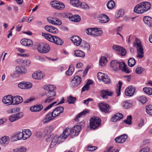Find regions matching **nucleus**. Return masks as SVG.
<instances>
[{
	"label": "nucleus",
	"instance_id": "41",
	"mask_svg": "<svg viewBox=\"0 0 152 152\" xmlns=\"http://www.w3.org/2000/svg\"><path fill=\"white\" fill-rule=\"evenodd\" d=\"M107 62V60L106 57L103 56L101 58L99 61L100 65L102 66H105Z\"/></svg>",
	"mask_w": 152,
	"mask_h": 152
},
{
	"label": "nucleus",
	"instance_id": "47",
	"mask_svg": "<svg viewBox=\"0 0 152 152\" xmlns=\"http://www.w3.org/2000/svg\"><path fill=\"white\" fill-rule=\"evenodd\" d=\"M136 61L133 58H130L128 61V64L130 67L133 66L136 64Z\"/></svg>",
	"mask_w": 152,
	"mask_h": 152
},
{
	"label": "nucleus",
	"instance_id": "63",
	"mask_svg": "<svg viewBox=\"0 0 152 152\" xmlns=\"http://www.w3.org/2000/svg\"><path fill=\"white\" fill-rule=\"evenodd\" d=\"M25 89H28L31 88L32 86V84L30 82H25Z\"/></svg>",
	"mask_w": 152,
	"mask_h": 152
},
{
	"label": "nucleus",
	"instance_id": "6",
	"mask_svg": "<svg viewBox=\"0 0 152 152\" xmlns=\"http://www.w3.org/2000/svg\"><path fill=\"white\" fill-rule=\"evenodd\" d=\"M37 50L39 52L45 53H48L50 50V48L48 44H45L43 45H39Z\"/></svg>",
	"mask_w": 152,
	"mask_h": 152
},
{
	"label": "nucleus",
	"instance_id": "58",
	"mask_svg": "<svg viewBox=\"0 0 152 152\" xmlns=\"http://www.w3.org/2000/svg\"><path fill=\"white\" fill-rule=\"evenodd\" d=\"M132 116L131 115H129L127 117V119L125 120L124 122L126 124L129 125H130L132 123Z\"/></svg>",
	"mask_w": 152,
	"mask_h": 152
},
{
	"label": "nucleus",
	"instance_id": "17",
	"mask_svg": "<svg viewBox=\"0 0 152 152\" xmlns=\"http://www.w3.org/2000/svg\"><path fill=\"white\" fill-rule=\"evenodd\" d=\"M142 2L137 5L134 8V11L137 13L142 14L145 12L143 7L142 5Z\"/></svg>",
	"mask_w": 152,
	"mask_h": 152
},
{
	"label": "nucleus",
	"instance_id": "23",
	"mask_svg": "<svg viewBox=\"0 0 152 152\" xmlns=\"http://www.w3.org/2000/svg\"><path fill=\"white\" fill-rule=\"evenodd\" d=\"M128 136L126 134H123L115 138V140L116 142L123 143L127 138Z\"/></svg>",
	"mask_w": 152,
	"mask_h": 152
},
{
	"label": "nucleus",
	"instance_id": "39",
	"mask_svg": "<svg viewBox=\"0 0 152 152\" xmlns=\"http://www.w3.org/2000/svg\"><path fill=\"white\" fill-rule=\"evenodd\" d=\"M70 2L74 6L79 7L81 4V2L79 0H70Z\"/></svg>",
	"mask_w": 152,
	"mask_h": 152
},
{
	"label": "nucleus",
	"instance_id": "38",
	"mask_svg": "<svg viewBox=\"0 0 152 152\" xmlns=\"http://www.w3.org/2000/svg\"><path fill=\"white\" fill-rule=\"evenodd\" d=\"M132 104L130 100L124 101L123 103V106L126 109L132 107Z\"/></svg>",
	"mask_w": 152,
	"mask_h": 152
},
{
	"label": "nucleus",
	"instance_id": "28",
	"mask_svg": "<svg viewBox=\"0 0 152 152\" xmlns=\"http://www.w3.org/2000/svg\"><path fill=\"white\" fill-rule=\"evenodd\" d=\"M44 75L41 72H36L32 75V77L34 79L37 80H40L42 79Z\"/></svg>",
	"mask_w": 152,
	"mask_h": 152
},
{
	"label": "nucleus",
	"instance_id": "9",
	"mask_svg": "<svg viewBox=\"0 0 152 152\" xmlns=\"http://www.w3.org/2000/svg\"><path fill=\"white\" fill-rule=\"evenodd\" d=\"M23 116L22 113H19L16 114H12L9 118V121L11 122L15 121L21 118Z\"/></svg>",
	"mask_w": 152,
	"mask_h": 152
},
{
	"label": "nucleus",
	"instance_id": "35",
	"mask_svg": "<svg viewBox=\"0 0 152 152\" xmlns=\"http://www.w3.org/2000/svg\"><path fill=\"white\" fill-rule=\"evenodd\" d=\"M133 45L137 49L142 47V45L141 44V41L137 38L135 39L134 42V43Z\"/></svg>",
	"mask_w": 152,
	"mask_h": 152
},
{
	"label": "nucleus",
	"instance_id": "45",
	"mask_svg": "<svg viewBox=\"0 0 152 152\" xmlns=\"http://www.w3.org/2000/svg\"><path fill=\"white\" fill-rule=\"evenodd\" d=\"M122 85V83L121 81H119L118 83V86L116 89L117 96H119L121 95V91Z\"/></svg>",
	"mask_w": 152,
	"mask_h": 152
},
{
	"label": "nucleus",
	"instance_id": "4",
	"mask_svg": "<svg viewBox=\"0 0 152 152\" xmlns=\"http://www.w3.org/2000/svg\"><path fill=\"white\" fill-rule=\"evenodd\" d=\"M50 4L52 7L58 10H62L65 7V5L63 3L58 1H51Z\"/></svg>",
	"mask_w": 152,
	"mask_h": 152
},
{
	"label": "nucleus",
	"instance_id": "56",
	"mask_svg": "<svg viewBox=\"0 0 152 152\" xmlns=\"http://www.w3.org/2000/svg\"><path fill=\"white\" fill-rule=\"evenodd\" d=\"M138 100L139 102L142 104L145 103L147 102V99L146 98L143 96L139 97L138 98Z\"/></svg>",
	"mask_w": 152,
	"mask_h": 152
},
{
	"label": "nucleus",
	"instance_id": "30",
	"mask_svg": "<svg viewBox=\"0 0 152 152\" xmlns=\"http://www.w3.org/2000/svg\"><path fill=\"white\" fill-rule=\"evenodd\" d=\"M144 23L149 26H152V18L148 17L145 16L143 18Z\"/></svg>",
	"mask_w": 152,
	"mask_h": 152
},
{
	"label": "nucleus",
	"instance_id": "64",
	"mask_svg": "<svg viewBox=\"0 0 152 152\" xmlns=\"http://www.w3.org/2000/svg\"><path fill=\"white\" fill-rule=\"evenodd\" d=\"M144 69L141 67L138 66L136 69L135 72L138 74H140L143 71Z\"/></svg>",
	"mask_w": 152,
	"mask_h": 152
},
{
	"label": "nucleus",
	"instance_id": "34",
	"mask_svg": "<svg viewBox=\"0 0 152 152\" xmlns=\"http://www.w3.org/2000/svg\"><path fill=\"white\" fill-rule=\"evenodd\" d=\"M74 56L77 57H81L83 58L85 56L84 53L80 50H75L74 53Z\"/></svg>",
	"mask_w": 152,
	"mask_h": 152
},
{
	"label": "nucleus",
	"instance_id": "32",
	"mask_svg": "<svg viewBox=\"0 0 152 152\" xmlns=\"http://www.w3.org/2000/svg\"><path fill=\"white\" fill-rule=\"evenodd\" d=\"M44 88L49 92L54 91L56 89V87L52 85H46L44 86Z\"/></svg>",
	"mask_w": 152,
	"mask_h": 152
},
{
	"label": "nucleus",
	"instance_id": "36",
	"mask_svg": "<svg viewBox=\"0 0 152 152\" xmlns=\"http://www.w3.org/2000/svg\"><path fill=\"white\" fill-rule=\"evenodd\" d=\"M137 57L140 58H142L144 55L142 47L137 49Z\"/></svg>",
	"mask_w": 152,
	"mask_h": 152
},
{
	"label": "nucleus",
	"instance_id": "51",
	"mask_svg": "<svg viewBox=\"0 0 152 152\" xmlns=\"http://www.w3.org/2000/svg\"><path fill=\"white\" fill-rule=\"evenodd\" d=\"M26 148L20 147L13 150L14 152H26Z\"/></svg>",
	"mask_w": 152,
	"mask_h": 152
},
{
	"label": "nucleus",
	"instance_id": "44",
	"mask_svg": "<svg viewBox=\"0 0 152 152\" xmlns=\"http://www.w3.org/2000/svg\"><path fill=\"white\" fill-rule=\"evenodd\" d=\"M115 6V2L113 0L109 1L107 5V8L109 9H112Z\"/></svg>",
	"mask_w": 152,
	"mask_h": 152
},
{
	"label": "nucleus",
	"instance_id": "55",
	"mask_svg": "<svg viewBox=\"0 0 152 152\" xmlns=\"http://www.w3.org/2000/svg\"><path fill=\"white\" fill-rule=\"evenodd\" d=\"M124 14V12L122 10H118L116 13L115 16L118 18H119L122 16Z\"/></svg>",
	"mask_w": 152,
	"mask_h": 152
},
{
	"label": "nucleus",
	"instance_id": "5",
	"mask_svg": "<svg viewBox=\"0 0 152 152\" xmlns=\"http://www.w3.org/2000/svg\"><path fill=\"white\" fill-rule=\"evenodd\" d=\"M97 77L99 80L102 81L104 83L108 84L110 82V80L106 74L99 72L97 74Z\"/></svg>",
	"mask_w": 152,
	"mask_h": 152
},
{
	"label": "nucleus",
	"instance_id": "42",
	"mask_svg": "<svg viewBox=\"0 0 152 152\" xmlns=\"http://www.w3.org/2000/svg\"><path fill=\"white\" fill-rule=\"evenodd\" d=\"M93 31L94 33H93V36H100L102 34V31L101 30L96 28H94Z\"/></svg>",
	"mask_w": 152,
	"mask_h": 152
},
{
	"label": "nucleus",
	"instance_id": "53",
	"mask_svg": "<svg viewBox=\"0 0 152 152\" xmlns=\"http://www.w3.org/2000/svg\"><path fill=\"white\" fill-rule=\"evenodd\" d=\"M143 90V91L146 94L150 95L152 94V89L151 88H144Z\"/></svg>",
	"mask_w": 152,
	"mask_h": 152
},
{
	"label": "nucleus",
	"instance_id": "60",
	"mask_svg": "<svg viewBox=\"0 0 152 152\" xmlns=\"http://www.w3.org/2000/svg\"><path fill=\"white\" fill-rule=\"evenodd\" d=\"M118 54L122 56H125L126 54V50L123 47H121Z\"/></svg>",
	"mask_w": 152,
	"mask_h": 152
},
{
	"label": "nucleus",
	"instance_id": "43",
	"mask_svg": "<svg viewBox=\"0 0 152 152\" xmlns=\"http://www.w3.org/2000/svg\"><path fill=\"white\" fill-rule=\"evenodd\" d=\"M53 137L52 138L51 140V142L50 144V147L53 148L54 146H55L56 144L58 143L57 142V137H56L55 135L53 136Z\"/></svg>",
	"mask_w": 152,
	"mask_h": 152
},
{
	"label": "nucleus",
	"instance_id": "18",
	"mask_svg": "<svg viewBox=\"0 0 152 152\" xmlns=\"http://www.w3.org/2000/svg\"><path fill=\"white\" fill-rule=\"evenodd\" d=\"M66 128L64 131L63 133L60 136L57 135H56V137H57L58 143H60L63 142L64 140L66 138Z\"/></svg>",
	"mask_w": 152,
	"mask_h": 152
},
{
	"label": "nucleus",
	"instance_id": "11",
	"mask_svg": "<svg viewBox=\"0 0 152 152\" xmlns=\"http://www.w3.org/2000/svg\"><path fill=\"white\" fill-rule=\"evenodd\" d=\"M70 39L76 46H78L81 45L82 39L79 37L77 36H74L71 37Z\"/></svg>",
	"mask_w": 152,
	"mask_h": 152
},
{
	"label": "nucleus",
	"instance_id": "48",
	"mask_svg": "<svg viewBox=\"0 0 152 152\" xmlns=\"http://www.w3.org/2000/svg\"><path fill=\"white\" fill-rule=\"evenodd\" d=\"M76 100L75 97H73L71 96H69L67 99V102L69 104H74Z\"/></svg>",
	"mask_w": 152,
	"mask_h": 152
},
{
	"label": "nucleus",
	"instance_id": "13",
	"mask_svg": "<svg viewBox=\"0 0 152 152\" xmlns=\"http://www.w3.org/2000/svg\"><path fill=\"white\" fill-rule=\"evenodd\" d=\"M67 18H68L71 21L78 22L80 21L81 20L80 17L77 15H73L71 14H67Z\"/></svg>",
	"mask_w": 152,
	"mask_h": 152
},
{
	"label": "nucleus",
	"instance_id": "25",
	"mask_svg": "<svg viewBox=\"0 0 152 152\" xmlns=\"http://www.w3.org/2000/svg\"><path fill=\"white\" fill-rule=\"evenodd\" d=\"M43 106L41 104H38L31 106L30 108V110L32 112H37L40 111L43 109Z\"/></svg>",
	"mask_w": 152,
	"mask_h": 152
},
{
	"label": "nucleus",
	"instance_id": "59",
	"mask_svg": "<svg viewBox=\"0 0 152 152\" xmlns=\"http://www.w3.org/2000/svg\"><path fill=\"white\" fill-rule=\"evenodd\" d=\"M55 98H51V97L47 96V98L45 100L44 103H49L54 100Z\"/></svg>",
	"mask_w": 152,
	"mask_h": 152
},
{
	"label": "nucleus",
	"instance_id": "16",
	"mask_svg": "<svg viewBox=\"0 0 152 152\" xmlns=\"http://www.w3.org/2000/svg\"><path fill=\"white\" fill-rule=\"evenodd\" d=\"M12 96L9 95L4 96L2 99V102L7 106L12 105Z\"/></svg>",
	"mask_w": 152,
	"mask_h": 152
},
{
	"label": "nucleus",
	"instance_id": "22",
	"mask_svg": "<svg viewBox=\"0 0 152 152\" xmlns=\"http://www.w3.org/2000/svg\"><path fill=\"white\" fill-rule=\"evenodd\" d=\"M55 118L52 113L50 112L46 115L45 118L43 120L42 122L44 123H46L54 119Z\"/></svg>",
	"mask_w": 152,
	"mask_h": 152
},
{
	"label": "nucleus",
	"instance_id": "10",
	"mask_svg": "<svg viewBox=\"0 0 152 152\" xmlns=\"http://www.w3.org/2000/svg\"><path fill=\"white\" fill-rule=\"evenodd\" d=\"M100 110L105 113H109L110 111V108L109 105L105 103H102L99 105Z\"/></svg>",
	"mask_w": 152,
	"mask_h": 152
},
{
	"label": "nucleus",
	"instance_id": "33",
	"mask_svg": "<svg viewBox=\"0 0 152 152\" xmlns=\"http://www.w3.org/2000/svg\"><path fill=\"white\" fill-rule=\"evenodd\" d=\"M42 36L44 37L46 39L50 42H52V41L54 40L53 39H54V36H53L50 34L48 33L46 34L45 33H42Z\"/></svg>",
	"mask_w": 152,
	"mask_h": 152
},
{
	"label": "nucleus",
	"instance_id": "46",
	"mask_svg": "<svg viewBox=\"0 0 152 152\" xmlns=\"http://www.w3.org/2000/svg\"><path fill=\"white\" fill-rule=\"evenodd\" d=\"M82 47L83 49L87 51H88L90 49V45L86 42H83L82 44Z\"/></svg>",
	"mask_w": 152,
	"mask_h": 152
},
{
	"label": "nucleus",
	"instance_id": "61",
	"mask_svg": "<svg viewBox=\"0 0 152 152\" xmlns=\"http://www.w3.org/2000/svg\"><path fill=\"white\" fill-rule=\"evenodd\" d=\"M94 28H89L86 30V33L88 34L93 36Z\"/></svg>",
	"mask_w": 152,
	"mask_h": 152
},
{
	"label": "nucleus",
	"instance_id": "3",
	"mask_svg": "<svg viewBox=\"0 0 152 152\" xmlns=\"http://www.w3.org/2000/svg\"><path fill=\"white\" fill-rule=\"evenodd\" d=\"M101 120L98 117L95 116L91 118L90 123V126L91 129H95L99 126Z\"/></svg>",
	"mask_w": 152,
	"mask_h": 152
},
{
	"label": "nucleus",
	"instance_id": "1",
	"mask_svg": "<svg viewBox=\"0 0 152 152\" xmlns=\"http://www.w3.org/2000/svg\"><path fill=\"white\" fill-rule=\"evenodd\" d=\"M81 129V126L78 125L75 126L72 128H67V137L69 136L71 138H73L77 136Z\"/></svg>",
	"mask_w": 152,
	"mask_h": 152
},
{
	"label": "nucleus",
	"instance_id": "14",
	"mask_svg": "<svg viewBox=\"0 0 152 152\" xmlns=\"http://www.w3.org/2000/svg\"><path fill=\"white\" fill-rule=\"evenodd\" d=\"M64 108L61 107H59L55 108L52 113L55 117L58 116L62 113L64 111Z\"/></svg>",
	"mask_w": 152,
	"mask_h": 152
},
{
	"label": "nucleus",
	"instance_id": "26",
	"mask_svg": "<svg viewBox=\"0 0 152 152\" xmlns=\"http://www.w3.org/2000/svg\"><path fill=\"white\" fill-rule=\"evenodd\" d=\"M123 115L121 113H117L114 115L111 118V121L113 122H116L123 118Z\"/></svg>",
	"mask_w": 152,
	"mask_h": 152
},
{
	"label": "nucleus",
	"instance_id": "24",
	"mask_svg": "<svg viewBox=\"0 0 152 152\" xmlns=\"http://www.w3.org/2000/svg\"><path fill=\"white\" fill-rule=\"evenodd\" d=\"M98 18L100 22L102 23H106L109 20V18L105 14L99 15Z\"/></svg>",
	"mask_w": 152,
	"mask_h": 152
},
{
	"label": "nucleus",
	"instance_id": "29",
	"mask_svg": "<svg viewBox=\"0 0 152 152\" xmlns=\"http://www.w3.org/2000/svg\"><path fill=\"white\" fill-rule=\"evenodd\" d=\"M20 42L22 45L25 46H29L33 44V41L31 40L28 39H22Z\"/></svg>",
	"mask_w": 152,
	"mask_h": 152
},
{
	"label": "nucleus",
	"instance_id": "49",
	"mask_svg": "<svg viewBox=\"0 0 152 152\" xmlns=\"http://www.w3.org/2000/svg\"><path fill=\"white\" fill-rule=\"evenodd\" d=\"M146 111L148 114L152 115V105H149L146 107Z\"/></svg>",
	"mask_w": 152,
	"mask_h": 152
},
{
	"label": "nucleus",
	"instance_id": "12",
	"mask_svg": "<svg viewBox=\"0 0 152 152\" xmlns=\"http://www.w3.org/2000/svg\"><path fill=\"white\" fill-rule=\"evenodd\" d=\"M47 19L49 23L53 25L59 26L62 24L61 20L56 18L50 17L48 18Z\"/></svg>",
	"mask_w": 152,
	"mask_h": 152
},
{
	"label": "nucleus",
	"instance_id": "57",
	"mask_svg": "<svg viewBox=\"0 0 152 152\" xmlns=\"http://www.w3.org/2000/svg\"><path fill=\"white\" fill-rule=\"evenodd\" d=\"M17 96H15L14 97L12 96V105H15L19 104L18 101Z\"/></svg>",
	"mask_w": 152,
	"mask_h": 152
},
{
	"label": "nucleus",
	"instance_id": "31",
	"mask_svg": "<svg viewBox=\"0 0 152 152\" xmlns=\"http://www.w3.org/2000/svg\"><path fill=\"white\" fill-rule=\"evenodd\" d=\"M53 40L52 42L56 45H61L63 43V41L59 38L56 36H54Z\"/></svg>",
	"mask_w": 152,
	"mask_h": 152
},
{
	"label": "nucleus",
	"instance_id": "54",
	"mask_svg": "<svg viewBox=\"0 0 152 152\" xmlns=\"http://www.w3.org/2000/svg\"><path fill=\"white\" fill-rule=\"evenodd\" d=\"M54 127L53 126H47L45 129V131L48 133L51 132L53 130Z\"/></svg>",
	"mask_w": 152,
	"mask_h": 152
},
{
	"label": "nucleus",
	"instance_id": "27",
	"mask_svg": "<svg viewBox=\"0 0 152 152\" xmlns=\"http://www.w3.org/2000/svg\"><path fill=\"white\" fill-rule=\"evenodd\" d=\"M23 140H25L28 138L31 135V132L29 129H24L22 130Z\"/></svg>",
	"mask_w": 152,
	"mask_h": 152
},
{
	"label": "nucleus",
	"instance_id": "8",
	"mask_svg": "<svg viewBox=\"0 0 152 152\" xmlns=\"http://www.w3.org/2000/svg\"><path fill=\"white\" fill-rule=\"evenodd\" d=\"M113 94V91L108 89L102 90L100 93V95L103 99H107L108 96H112Z\"/></svg>",
	"mask_w": 152,
	"mask_h": 152
},
{
	"label": "nucleus",
	"instance_id": "7",
	"mask_svg": "<svg viewBox=\"0 0 152 152\" xmlns=\"http://www.w3.org/2000/svg\"><path fill=\"white\" fill-rule=\"evenodd\" d=\"M81 81V77L78 75L75 76L71 82V85L73 88H76L80 85Z\"/></svg>",
	"mask_w": 152,
	"mask_h": 152
},
{
	"label": "nucleus",
	"instance_id": "19",
	"mask_svg": "<svg viewBox=\"0 0 152 152\" xmlns=\"http://www.w3.org/2000/svg\"><path fill=\"white\" fill-rule=\"evenodd\" d=\"M22 132H19L15 134L11 138L12 141L14 142L18 140L23 139V137Z\"/></svg>",
	"mask_w": 152,
	"mask_h": 152
},
{
	"label": "nucleus",
	"instance_id": "50",
	"mask_svg": "<svg viewBox=\"0 0 152 152\" xmlns=\"http://www.w3.org/2000/svg\"><path fill=\"white\" fill-rule=\"evenodd\" d=\"M16 69L19 74H25L26 72L25 69L19 67H17Z\"/></svg>",
	"mask_w": 152,
	"mask_h": 152
},
{
	"label": "nucleus",
	"instance_id": "40",
	"mask_svg": "<svg viewBox=\"0 0 152 152\" xmlns=\"http://www.w3.org/2000/svg\"><path fill=\"white\" fill-rule=\"evenodd\" d=\"M142 5L143 6L145 12H146L149 10L151 8V5L147 1L142 2Z\"/></svg>",
	"mask_w": 152,
	"mask_h": 152
},
{
	"label": "nucleus",
	"instance_id": "2",
	"mask_svg": "<svg viewBox=\"0 0 152 152\" xmlns=\"http://www.w3.org/2000/svg\"><path fill=\"white\" fill-rule=\"evenodd\" d=\"M110 66L112 69L114 71H117L122 68L124 66V62H120L116 60H113L110 63Z\"/></svg>",
	"mask_w": 152,
	"mask_h": 152
},
{
	"label": "nucleus",
	"instance_id": "21",
	"mask_svg": "<svg viewBox=\"0 0 152 152\" xmlns=\"http://www.w3.org/2000/svg\"><path fill=\"white\" fill-rule=\"evenodd\" d=\"M10 138L8 136H4L0 140V145L3 146L7 145L9 143Z\"/></svg>",
	"mask_w": 152,
	"mask_h": 152
},
{
	"label": "nucleus",
	"instance_id": "52",
	"mask_svg": "<svg viewBox=\"0 0 152 152\" xmlns=\"http://www.w3.org/2000/svg\"><path fill=\"white\" fill-rule=\"evenodd\" d=\"M74 70V67L72 66H70L68 70L67 71V75H71L73 73Z\"/></svg>",
	"mask_w": 152,
	"mask_h": 152
},
{
	"label": "nucleus",
	"instance_id": "20",
	"mask_svg": "<svg viewBox=\"0 0 152 152\" xmlns=\"http://www.w3.org/2000/svg\"><path fill=\"white\" fill-rule=\"evenodd\" d=\"M44 28L46 31L53 34H56L58 32L57 28L53 26L46 25L44 26Z\"/></svg>",
	"mask_w": 152,
	"mask_h": 152
},
{
	"label": "nucleus",
	"instance_id": "37",
	"mask_svg": "<svg viewBox=\"0 0 152 152\" xmlns=\"http://www.w3.org/2000/svg\"><path fill=\"white\" fill-rule=\"evenodd\" d=\"M88 112L89 111L87 110H83L76 116L75 118V120L76 121H78V118H80L81 116L84 115Z\"/></svg>",
	"mask_w": 152,
	"mask_h": 152
},
{
	"label": "nucleus",
	"instance_id": "62",
	"mask_svg": "<svg viewBox=\"0 0 152 152\" xmlns=\"http://www.w3.org/2000/svg\"><path fill=\"white\" fill-rule=\"evenodd\" d=\"M121 48V46L117 45H114L113 46V49L116 51L118 54L119 52H120V50Z\"/></svg>",
	"mask_w": 152,
	"mask_h": 152
},
{
	"label": "nucleus",
	"instance_id": "15",
	"mask_svg": "<svg viewBox=\"0 0 152 152\" xmlns=\"http://www.w3.org/2000/svg\"><path fill=\"white\" fill-rule=\"evenodd\" d=\"M135 91V89L132 86H129L126 88L125 91L126 95L129 96H133Z\"/></svg>",
	"mask_w": 152,
	"mask_h": 152
}]
</instances>
